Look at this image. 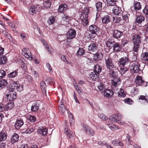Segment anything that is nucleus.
I'll list each match as a JSON object with an SVG mask.
<instances>
[{
	"instance_id": "obj_35",
	"label": "nucleus",
	"mask_w": 148,
	"mask_h": 148,
	"mask_svg": "<svg viewBox=\"0 0 148 148\" xmlns=\"http://www.w3.org/2000/svg\"><path fill=\"white\" fill-rule=\"evenodd\" d=\"M112 144L113 145L116 146H122L124 144L117 139H115L112 141Z\"/></svg>"
},
{
	"instance_id": "obj_61",
	"label": "nucleus",
	"mask_w": 148,
	"mask_h": 148,
	"mask_svg": "<svg viewBox=\"0 0 148 148\" xmlns=\"http://www.w3.org/2000/svg\"><path fill=\"white\" fill-rule=\"evenodd\" d=\"M143 13L148 16V5L146 6L143 11Z\"/></svg>"
},
{
	"instance_id": "obj_36",
	"label": "nucleus",
	"mask_w": 148,
	"mask_h": 148,
	"mask_svg": "<svg viewBox=\"0 0 148 148\" xmlns=\"http://www.w3.org/2000/svg\"><path fill=\"white\" fill-rule=\"evenodd\" d=\"M29 126L27 128L25 131V133L26 134H30L34 130V128L33 127V126L32 125L29 126Z\"/></svg>"
},
{
	"instance_id": "obj_27",
	"label": "nucleus",
	"mask_w": 148,
	"mask_h": 148,
	"mask_svg": "<svg viewBox=\"0 0 148 148\" xmlns=\"http://www.w3.org/2000/svg\"><path fill=\"white\" fill-rule=\"evenodd\" d=\"M117 69L122 75L124 74L126 72L128 71V69L127 67H124V66H119Z\"/></svg>"
},
{
	"instance_id": "obj_34",
	"label": "nucleus",
	"mask_w": 148,
	"mask_h": 148,
	"mask_svg": "<svg viewBox=\"0 0 148 148\" xmlns=\"http://www.w3.org/2000/svg\"><path fill=\"white\" fill-rule=\"evenodd\" d=\"M142 60L145 62L148 65V52H145L143 53Z\"/></svg>"
},
{
	"instance_id": "obj_21",
	"label": "nucleus",
	"mask_w": 148,
	"mask_h": 148,
	"mask_svg": "<svg viewBox=\"0 0 148 148\" xmlns=\"http://www.w3.org/2000/svg\"><path fill=\"white\" fill-rule=\"evenodd\" d=\"M98 48V45L95 43H92L88 47L89 51L92 52L96 51H97Z\"/></svg>"
},
{
	"instance_id": "obj_12",
	"label": "nucleus",
	"mask_w": 148,
	"mask_h": 148,
	"mask_svg": "<svg viewBox=\"0 0 148 148\" xmlns=\"http://www.w3.org/2000/svg\"><path fill=\"white\" fill-rule=\"evenodd\" d=\"M24 124V122L22 119L19 118L16 120L14 126L17 129H19Z\"/></svg>"
},
{
	"instance_id": "obj_59",
	"label": "nucleus",
	"mask_w": 148,
	"mask_h": 148,
	"mask_svg": "<svg viewBox=\"0 0 148 148\" xmlns=\"http://www.w3.org/2000/svg\"><path fill=\"white\" fill-rule=\"evenodd\" d=\"M23 87L22 84L19 85L18 84L16 90L18 92H21L23 90Z\"/></svg>"
},
{
	"instance_id": "obj_18",
	"label": "nucleus",
	"mask_w": 148,
	"mask_h": 148,
	"mask_svg": "<svg viewBox=\"0 0 148 148\" xmlns=\"http://www.w3.org/2000/svg\"><path fill=\"white\" fill-rule=\"evenodd\" d=\"M123 35V33L122 32L117 30H115L113 34V37L117 39L120 38Z\"/></svg>"
},
{
	"instance_id": "obj_2",
	"label": "nucleus",
	"mask_w": 148,
	"mask_h": 148,
	"mask_svg": "<svg viewBox=\"0 0 148 148\" xmlns=\"http://www.w3.org/2000/svg\"><path fill=\"white\" fill-rule=\"evenodd\" d=\"M22 54L29 60H33L36 64H39V61L38 60L36 59L34 57H32L31 55V52L29 48H23L22 50Z\"/></svg>"
},
{
	"instance_id": "obj_48",
	"label": "nucleus",
	"mask_w": 148,
	"mask_h": 148,
	"mask_svg": "<svg viewBox=\"0 0 148 148\" xmlns=\"http://www.w3.org/2000/svg\"><path fill=\"white\" fill-rule=\"evenodd\" d=\"M7 61L6 57L3 56L0 57V64L1 65L5 64Z\"/></svg>"
},
{
	"instance_id": "obj_29",
	"label": "nucleus",
	"mask_w": 148,
	"mask_h": 148,
	"mask_svg": "<svg viewBox=\"0 0 148 148\" xmlns=\"http://www.w3.org/2000/svg\"><path fill=\"white\" fill-rule=\"evenodd\" d=\"M118 96L121 98H124L126 95V92L123 89L121 88L118 92Z\"/></svg>"
},
{
	"instance_id": "obj_15",
	"label": "nucleus",
	"mask_w": 148,
	"mask_h": 148,
	"mask_svg": "<svg viewBox=\"0 0 148 148\" xmlns=\"http://www.w3.org/2000/svg\"><path fill=\"white\" fill-rule=\"evenodd\" d=\"M38 10V6L37 5H32L30 6L29 10V13L32 15L36 14Z\"/></svg>"
},
{
	"instance_id": "obj_39",
	"label": "nucleus",
	"mask_w": 148,
	"mask_h": 148,
	"mask_svg": "<svg viewBox=\"0 0 148 148\" xmlns=\"http://www.w3.org/2000/svg\"><path fill=\"white\" fill-rule=\"evenodd\" d=\"M98 88L102 92L105 91L106 89V86L102 83H99L97 86Z\"/></svg>"
},
{
	"instance_id": "obj_42",
	"label": "nucleus",
	"mask_w": 148,
	"mask_h": 148,
	"mask_svg": "<svg viewBox=\"0 0 148 148\" xmlns=\"http://www.w3.org/2000/svg\"><path fill=\"white\" fill-rule=\"evenodd\" d=\"M41 41L43 43V45L48 50V51L51 53V51H52V49L51 48H49V45L47 44V42L45 40L42 39V40Z\"/></svg>"
},
{
	"instance_id": "obj_6",
	"label": "nucleus",
	"mask_w": 148,
	"mask_h": 148,
	"mask_svg": "<svg viewBox=\"0 0 148 148\" xmlns=\"http://www.w3.org/2000/svg\"><path fill=\"white\" fill-rule=\"evenodd\" d=\"M121 83V80L120 78L118 77L114 78L112 79L111 84L113 86V89L117 90L118 89L117 87Z\"/></svg>"
},
{
	"instance_id": "obj_26",
	"label": "nucleus",
	"mask_w": 148,
	"mask_h": 148,
	"mask_svg": "<svg viewBox=\"0 0 148 148\" xmlns=\"http://www.w3.org/2000/svg\"><path fill=\"white\" fill-rule=\"evenodd\" d=\"M104 92V95L106 97H110L112 95L113 93V91L110 89H107L105 90V91L103 92Z\"/></svg>"
},
{
	"instance_id": "obj_28",
	"label": "nucleus",
	"mask_w": 148,
	"mask_h": 148,
	"mask_svg": "<svg viewBox=\"0 0 148 148\" xmlns=\"http://www.w3.org/2000/svg\"><path fill=\"white\" fill-rule=\"evenodd\" d=\"M115 42L112 38H110L106 39V46L109 47H110L111 45H113Z\"/></svg>"
},
{
	"instance_id": "obj_54",
	"label": "nucleus",
	"mask_w": 148,
	"mask_h": 148,
	"mask_svg": "<svg viewBox=\"0 0 148 148\" xmlns=\"http://www.w3.org/2000/svg\"><path fill=\"white\" fill-rule=\"evenodd\" d=\"M55 21V19L54 17L51 16L50 17L47 21L49 25L53 24Z\"/></svg>"
},
{
	"instance_id": "obj_4",
	"label": "nucleus",
	"mask_w": 148,
	"mask_h": 148,
	"mask_svg": "<svg viewBox=\"0 0 148 148\" xmlns=\"http://www.w3.org/2000/svg\"><path fill=\"white\" fill-rule=\"evenodd\" d=\"M105 63L106 67L107 69H113L115 66L112 59L110 58H105Z\"/></svg>"
},
{
	"instance_id": "obj_49",
	"label": "nucleus",
	"mask_w": 148,
	"mask_h": 148,
	"mask_svg": "<svg viewBox=\"0 0 148 148\" xmlns=\"http://www.w3.org/2000/svg\"><path fill=\"white\" fill-rule=\"evenodd\" d=\"M109 127L112 131L115 130L119 129L118 127L114 124L111 123L108 125Z\"/></svg>"
},
{
	"instance_id": "obj_20",
	"label": "nucleus",
	"mask_w": 148,
	"mask_h": 148,
	"mask_svg": "<svg viewBox=\"0 0 148 148\" xmlns=\"http://www.w3.org/2000/svg\"><path fill=\"white\" fill-rule=\"evenodd\" d=\"M113 50L115 52H119L122 50V46L121 45L118 43L115 42L113 45Z\"/></svg>"
},
{
	"instance_id": "obj_33",
	"label": "nucleus",
	"mask_w": 148,
	"mask_h": 148,
	"mask_svg": "<svg viewBox=\"0 0 148 148\" xmlns=\"http://www.w3.org/2000/svg\"><path fill=\"white\" fill-rule=\"evenodd\" d=\"M40 87L43 93L46 94V86L45 83L44 81H41L40 83Z\"/></svg>"
},
{
	"instance_id": "obj_10",
	"label": "nucleus",
	"mask_w": 148,
	"mask_h": 148,
	"mask_svg": "<svg viewBox=\"0 0 148 148\" xmlns=\"http://www.w3.org/2000/svg\"><path fill=\"white\" fill-rule=\"evenodd\" d=\"M76 32L74 29H71L69 30L66 34V36L68 40L74 38L76 36Z\"/></svg>"
},
{
	"instance_id": "obj_58",
	"label": "nucleus",
	"mask_w": 148,
	"mask_h": 148,
	"mask_svg": "<svg viewBox=\"0 0 148 148\" xmlns=\"http://www.w3.org/2000/svg\"><path fill=\"white\" fill-rule=\"evenodd\" d=\"M28 119L31 122H34L36 121V117L32 115H30L28 118Z\"/></svg>"
},
{
	"instance_id": "obj_41",
	"label": "nucleus",
	"mask_w": 148,
	"mask_h": 148,
	"mask_svg": "<svg viewBox=\"0 0 148 148\" xmlns=\"http://www.w3.org/2000/svg\"><path fill=\"white\" fill-rule=\"evenodd\" d=\"M51 5V2L49 0L45 1L44 2L43 6L44 8H50Z\"/></svg>"
},
{
	"instance_id": "obj_52",
	"label": "nucleus",
	"mask_w": 148,
	"mask_h": 148,
	"mask_svg": "<svg viewBox=\"0 0 148 148\" xmlns=\"http://www.w3.org/2000/svg\"><path fill=\"white\" fill-rule=\"evenodd\" d=\"M116 0H106L108 5L109 6H114L116 4Z\"/></svg>"
},
{
	"instance_id": "obj_24",
	"label": "nucleus",
	"mask_w": 148,
	"mask_h": 148,
	"mask_svg": "<svg viewBox=\"0 0 148 148\" xmlns=\"http://www.w3.org/2000/svg\"><path fill=\"white\" fill-rule=\"evenodd\" d=\"M7 136V132L5 130H2L0 132V141L5 140Z\"/></svg>"
},
{
	"instance_id": "obj_47",
	"label": "nucleus",
	"mask_w": 148,
	"mask_h": 148,
	"mask_svg": "<svg viewBox=\"0 0 148 148\" xmlns=\"http://www.w3.org/2000/svg\"><path fill=\"white\" fill-rule=\"evenodd\" d=\"M69 118L70 125L72 126L75 123V120L73 115L71 113L69 114Z\"/></svg>"
},
{
	"instance_id": "obj_25",
	"label": "nucleus",
	"mask_w": 148,
	"mask_h": 148,
	"mask_svg": "<svg viewBox=\"0 0 148 148\" xmlns=\"http://www.w3.org/2000/svg\"><path fill=\"white\" fill-rule=\"evenodd\" d=\"M67 9V5L65 4H62L59 5L58 11L59 12H65Z\"/></svg>"
},
{
	"instance_id": "obj_9",
	"label": "nucleus",
	"mask_w": 148,
	"mask_h": 148,
	"mask_svg": "<svg viewBox=\"0 0 148 148\" xmlns=\"http://www.w3.org/2000/svg\"><path fill=\"white\" fill-rule=\"evenodd\" d=\"M109 119L113 123H117L121 119V115L120 114H114L110 116Z\"/></svg>"
},
{
	"instance_id": "obj_11",
	"label": "nucleus",
	"mask_w": 148,
	"mask_h": 148,
	"mask_svg": "<svg viewBox=\"0 0 148 148\" xmlns=\"http://www.w3.org/2000/svg\"><path fill=\"white\" fill-rule=\"evenodd\" d=\"M113 13L116 15H121L123 13L121 8L118 6H115L113 7L112 9Z\"/></svg>"
},
{
	"instance_id": "obj_23",
	"label": "nucleus",
	"mask_w": 148,
	"mask_h": 148,
	"mask_svg": "<svg viewBox=\"0 0 148 148\" xmlns=\"http://www.w3.org/2000/svg\"><path fill=\"white\" fill-rule=\"evenodd\" d=\"M64 133L70 138H72L74 136V133L67 127L64 128Z\"/></svg>"
},
{
	"instance_id": "obj_45",
	"label": "nucleus",
	"mask_w": 148,
	"mask_h": 148,
	"mask_svg": "<svg viewBox=\"0 0 148 148\" xmlns=\"http://www.w3.org/2000/svg\"><path fill=\"white\" fill-rule=\"evenodd\" d=\"M85 51L82 48H79L77 52V55L78 56H81L84 54Z\"/></svg>"
},
{
	"instance_id": "obj_43",
	"label": "nucleus",
	"mask_w": 148,
	"mask_h": 148,
	"mask_svg": "<svg viewBox=\"0 0 148 148\" xmlns=\"http://www.w3.org/2000/svg\"><path fill=\"white\" fill-rule=\"evenodd\" d=\"M18 69L14 71L11 72L8 75V77L10 78H13L16 77L18 73Z\"/></svg>"
},
{
	"instance_id": "obj_22",
	"label": "nucleus",
	"mask_w": 148,
	"mask_h": 148,
	"mask_svg": "<svg viewBox=\"0 0 148 148\" xmlns=\"http://www.w3.org/2000/svg\"><path fill=\"white\" fill-rule=\"evenodd\" d=\"M145 19V17L143 15L137 16L136 17L135 22L137 24H140L143 21H144Z\"/></svg>"
},
{
	"instance_id": "obj_40",
	"label": "nucleus",
	"mask_w": 148,
	"mask_h": 148,
	"mask_svg": "<svg viewBox=\"0 0 148 148\" xmlns=\"http://www.w3.org/2000/svg\"><path fill=\"white\" fill-rule=\"evenodd\" d=\"M113 69H109L108 71V74L113 79L114 78L116 77V74L114 71H113Z\"/></svg>"
},
{
	"instance_id": "obj_56",
	"label": "nucleus",
	"mask_w": 148,
	"mask_h": 148,
	"mask_svg": "<svg viewBox=\"0 0 148 148\" xmlns=\"http://www.w3.org/2000/svg\"><path fill=\"white\" fill-rule=\"evenodd\" d=\"M98 116L103 120L106 121L108 119L107 117L105 115L102 114H99L98 115Z\"/></svg>"
},
{
	"instance_id": "obj_50",
	"label": "nucleus",
	"mask_w": 148,
	"mask_h": 148,
	"mask_svg": "<svg viewBox=\"0 0 148 148\" xmlns=\"http://www.w3.org/2000/svg\"><path fill=\"white\" fill-rule=\"evenodd\" d=\"M8 82L6 80L3 79L0 81V87L3 88L7 85Z\"/></svg>"
},
{
	"instance_id": "obj_17",
	"label": "nucleus",
	"mask_w": 148,
	"mask_h": 148,
	"mask_svg": "<svg viewBox=\"0 0 148 148\" xmlns=\"http://www.w3.org/2000/svg\"><path fill=\"white\" fill-rule=\"evenodd\" d=\"M38 131L40 134L44 136L47 134L48 129L44 127L41 126L38 128Z\"/></svg>"
},
{
	"instance_id": "obj_53",
	"label": "nucleus",
	"mask_w": 148,
	"mask_h": 148,
	"mask_svg": "<svg viewBox=\"0 0 148 148\" xmlns=\"http://www.w3.org/2000/svg\"><path fill=\"white\" fill-rule=\"evenodd\" d=\"M59 109L60 112L63 113L65 112V109L64 104H59Z\"/></svg>"
},
{
	"instance_id": "obj_51",
	"label": "nucleus",
	"mask_w": 148,
	"mask_h": 148,
	"mask_svg": "<svg viewBox=\"0 0 148 148\" xmlns=\"http://www.w3.org/2000/svg\"><path fill=\"white\" fill-rule=\"evenodd\" d=\"M121 20V18L118 16L113 17V22L114 23H119Z\"/></svg>"
},
{
	"instance_id": "obj_5",
	"label": "nucleus",
	"mask_w": 148,
	"mask_h": 148,
	"mask_svg": "<svg viewBox=\"0 0 148 148\" xmlns=\"http://www.w3.org/2000/svg\"><path fill=\"white\" fill-rule=\"evenodd\" d=\"M5 98L8 101H11L16 99V95L14 92L7 90L5 92Z\"/></svg>"
},
{
	"instance_id": "obj_14",
	"label": "nucleus",
	"mask_w": 148,
	"mask_h": 148,
	"mask_svg": "<svg viewBox=\"0 0 148 148\" xmlns=\"http://www.w3.org/2000/svg\"><path fill=\"white\" fill-rule=\"evenodd\" d=\"M40 102L37 101L34 102L31 107V110L32 112H35L39 109Z\"/></svg>"
},
{
	"instance_id": "obj_31",
	"label": "nucleus",
	"mask_w": 148,
	"mask_h": 148,
	"mask_svg": "<svg viewBox=\"0 0 148 148\" xmlns=\"http://www.w3.org/2000/svg\"><path fill=\"white\" fill-rule=\"evenodd\" d=\"M102 21L103 24H108L110 21V16L108 15L105 16L102 18Z\"/></svg>"
},
{
	"instance_id": "obj_38",
	"label": "nucleus",
	"mask_w": 148,
	"mask_h": 148,
	"mask_svg": "<svg viewBox=\"0 0 148 148\" xmlns=\"http://www.w3.org/2000/svg\"><path fill=\"white\" fill-rule=\"evenodd\" d=\"M14 104L13 103L10 102L6 104L5 108V110H10L13 108L14 107Z\"/></svg>"
},
{
	"instance_id": "obj_62",
	"label": "nucleus",
	"mask_w": 148,
	"mask_h": 148,
	"mask_svg": "<svg viewBox=\"0 0 148 148\" xmlns=\"http://www.w3.org/2000/svg\"><path fill=\"white\" fill-rule=\"evenodd\" d=\"M87 133L91 135L92 136H93L94 134L93 130L90 128L89 130H88L86 131Z\"/></svg>"
},
{
	"instance_id": "obj_37",
	"label": "nucleus",
	"mask_w": 148,
	"mask_h": 148,
	"mask_svg": "<svg viewBox=\"0 0 148 148\" xmlns=\"http://www.w3.org/2000/svg\"><path fill=\"white\" fill-rule=\"evenodd\" d=\"M102 54L100 52H97L94 55V59L95 61L100 60L102 57Z\"/></svg>"
},
{
	"instance_id": "obj_7",
	"label": "nucleus",
	"mask_w": 148,
	"mask_h": 148,
	"mask_svg": "<svg viewBox=\"0 0 148 148\" xmlns=\"http://www.w3.org/2000/svg\"><path fill=\"white\" fill-rule=\"evenodd\" d=\"M89 30L90 32L94 35V37H95L99 33V28L95 25H92L89 26Z\"/></svg>"
},
{
	"instance_id": "obj_57",
	"label": "nucleus",
	"mask_w": 148,
	"mask_h": 148,
	"mask_svg": "<svg viewBox=\"0 0 148 148\" xmlns=\"http://www.w3.org/2000/svg\"><path fill=\"white\" fill-rule=\"evenodd\" d=\"M81 22L84 26H85L88 24V21L87 18H84L82 19Z\"/></svg>"
},
{
	"instance_id": "obj_60",
	"label": "nucleus",
	"mask_w": 148,
	"mask_h": 148,
	"mask_svg": "<svg viewBox=\"0 0 148 148\" xmlns=\"http://www.w3.org/2000/svg\"><path fill=\"white\" fill-rule=\"evenodd\" d=\"M5 72L3 70L0 71V79L3 78L6 75Z\"/></svg>"
},
{
	"instance_id": "obj_1",
	"label": "nucleus",
	"mask_w": 148,
	"mask_h": 148,
	"mask_svg": "<svg viewBox=\"0 0 148 148\" xmlns=\"http://www.w3.org/2000/svg\"><path fill=\"white\" fill-rule=\"evenodd\" d=\"M141 37L140 36L137 35H135L133 37L132 41L134 44V51L137 52L138 51L141 44Z\"/></svg>"
},
{
	"instance_id": "obj_63",
	"label": "nucleus",
	"mask_w": 148,
	"mask_h": 148,
	"mask_svg": "<svg viewBox=\"0 0 148 148\" xmlns=\"http://www.w3.org/2000/svg\"><path fill=\"white\" fill-rule=\"evenodd\" d=\"M124 101L125 103L129 104H132V103L133 102L132 100L129 98H127L125 99Z\"/></svg>"
},
{
	"instance_id": "obj_13",
	"label": "nucleus",
	"mask_w": 148,
	"mask_h": 148,
	"mask_svg": "<svg viewBox=\"0 0 148 148\" xmlns=\"http://www.w3.org/2000/svg\"><path fill=\"white\" fill-rule=\"evenodd\" d=\"M129 58L127 56L123 57L119 59V62L122 66H124L129 62Z\"/></svg>"
},
{
	"instance_id": "obj_64",
	"label": "nucleus",
	"mask_w": 148,
	"mask_h": 148,
	"mask_svg": "<svg viewBox=\"0 0 148 148\" xmlns=\"http://www.w3.org/2000/svg\"><path fill=\"white\" fill-rule=\"evenodd\" d=\"M1 32L3 34H4L5 36H6L7 37H9L10 36L8 33L6 32L3 29H1Z\"/></svg>"
},
{
	"instance_id": "obj_3",
	"label": "nucleus",
	"mask_w": 148,
	"mask_h": 148,
	"mask_svg": "<svg viewBox=\"0 0 148 148\" xmlns=\"http://www.w3.org/2000/svg\"><path fill=\"white\" fill-rule=\"evenodd\" d=\"M131 64L130 70L132 72L138 73L142 72V70L139 68L140 65L138 62H132Z\"/></svg>"
},
{
	"instance_id": "obj_19",
	"label": "nucleus",
	"mask_w": 148,
	"mask_h": 148,
	"mask_svg": "<svg viewBox=\"0 0 148 148\" xmlns=\"http://www.w3.org/2000/svg\"><path fill=\"white\" fill-rule=\"evenodd\" d=\"M18 83L17 82H12L10 85L8 87V90L14 92V90H16Z\"/></svg>"
},
{
	"instance_id": "obj_16",
	"label": "nucleus",
	"mask_w": 148,
	"mask_h": 148,
	"mask_svg": "<svg viewBox=\"0 0 148 148\" xmlns=\"http://www.w3.org/2000/svg\"><path fill=\"white\" fill-rule=\"evenodd\" d=\"M62 17L61 23L62 25L67 24L71 19V18L69 16H68L64 14H63V15H62Z\"/></svg>"
},
{
	"instance_id": "obj_32",
	"label": "nucleus",
	"mask_w": 148,
	"mask_h": 148,
	"mask_svg": "<svg viewBox=\"0 0 148 148\" xmlns=\"http://www.w3.org/2000/svg\"><path fill=\"white\" fill-rule=\"evenodd\" d=\"M19 135L16 133H14L11 139V142L13 143L17 141L19 139Z\"/></svg>"
},
{
	"instance_id": "obj_30",
	"label": "nucleus",
	"mask_w": 148,
	"mask_h": 148,
	"mask_svg": "<svg viewBox=\"0 0 148 148\" xmlns=\"http://www.w3.org/2000/svg\"><path fill=\"white\" fill-rule=\"evenodd\" d=\"M93 69L94 72L99 74L101 71L102 67L99 65L97 64L94 66Z\"/></svg>"
},
{
	"instance_id": "obj_46",
	"label": "nucleus",
	"mask_w": 148,
	"mask_h": 148,
	"mask_svg": "<svg viewBox=\"0 0 148 148\" xmlns=\"http://www.w3.org/2000/svg\"><path fill=\"white\" fill-rule=\"evenodd\" d=\"M90 77L92 80H95L99 76V74L94 72L90 74Z\"/></svg>"
},
{
	"instance_id": "obj_55",
	"label": "nucleus",
	"mask_w": 148,
	"mask_h": 148,
	"mask_svg": "<svg viewBox=\"0 0 148 148\" xmlns=\"http://www.w3.org/2000/svg\"><path fill=\"white\" fill-rule=\"evenodd\" d=\"M134 9L135 10H138L141 8L140 4V2H137L134 3Z\"/></svg>"
},
{
	"instance_id": "obj_8",
	"label": "nucleus",
	"mask_w": 148,
	"mask_h": 148,
	"mask_svg": "<svg viewBox=\"0 0 148 148\" xmlns=\"http://www.w3.org/2000/svg\"><path fill=\"white\" fill-rule=\"evenodd\" d=\"M135 83L138 86L143 85L145 86H147V82H144L141 76H137L135 79Z\"/></svg>"
},
{
	"instance_id": "obj_44",
	"label": "nucleus",
	"mask_w": 148,
	"mask_h": 148,
	"mask_svg": "<svg viewBox=\"0 0 148 148\" xmlns=\"http://www.w3.org/2000/svg\"><path fill=\"white\" fill-rule=\"evenodd\" d=\"M102 3L100 1H98L96 3L95 5L97 10L98 12H99L101 10L102 8Z\"/></svg>"
}]
</instances>
